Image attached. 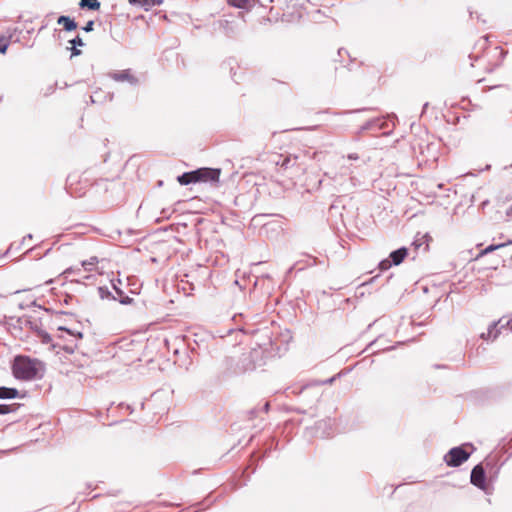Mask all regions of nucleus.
<instances>
[{"instance_id":"17","label":"nucleus","mask_w":512,"mask_h":512,"mask_svg":"<svg viewBox=\"0 0 512 512\" xmlns=\"http://www.w3.org/2000/svg\"><path fill=\"white\" fill-rule=\"evenodd\" d=\"M79 6L81 9L97 11L100 9L101 3L98 0H80Z\"/></svg>"},{"instance_id":"22","label":"nucleus","mask_w":512,"mask_h":512,"mask_svg":"<svg viewBox=\"0 0 512 512\" xmlns=\"http://www.w3.org/2000/svg\"><path fill=\"white\" fill-rule=\"evenodd\" d=\"M20 407V404H0V415H5L11 412H15Z\"/></svg>"},{"instance_id":"34","label":"nucleus","mask_w":512,"mask_h":512,"mask_svg":"<svg viewBox=\"0 0 512 512\" xmlns=\"http://www.w3.org/2000/svg\"><path fill=\"white\" fill-rule=\"evenodd\" d=\"M347 158H348L349 160H358V159H359V156H358V154H356V153H351V154H349V155L347 156Z\"/></svg>"},{"instance_id":"43","label":"nucleus","mask_w":512,"mask_h":512,"mask_svg":"<svg viewBox=\"0 0 512 512\" xmlns=\"http://www.w3.org/2000/svg\"><path fill=\"white\" fill-rule=\"evenodd\" d=\"M56 346H57V345H55V344H52V348H53V349H55V348H56Z\"/></svg>"},{"instance_id":"4","label":"nucleus","mask_w":512,"mask_h":512,"mask_svg":"<svg viewBox=\"0 0 512 512\" xmlns=\"http://www.w3.org/2000/svg\"><path fill=\"white\" fill-rule=\"evenodd\" d=\"M470 457L462 446L451 448L448 453L444 456V461L449 467H458L462 465Z\"/></svg>"},{"instance_id":"10","label":"nucleus","mask_w":512,"mask_h":512,"mask_svg":"<svg viewBox=\"0 0 512 512\" xmlns=\"http://www.w3.org/2000/svg\"><path fill=\"white\" fill-rule=\"evenodd\" d=\"M16 322L20 329H30L35 333L41 326L39 319L29 316L19 317Z\"/></svg>"},{"instance_id":"7","label":"nucleus","mask_w":512,"mask_h":512,"mask_svg":"<svg viewBox=\"0 0 512 512\" xmlns=\"http://www.w3.org/2000/svg\"><path fill=\"white\" fill-rule=\"evenodd\" d=\"M108 77L116 82H127L131 86H137L140 83L138 77L135 76L131 69L110 72Z\"/></svg>"},{"instance_id":"21","label":"nucleus","mask_w":512,"mask_h":512,"mask_svg":"<svg viewBox=\"0 0 512 512\" xmlns=\"http://www.w3.org/2000/svg\"><path fill=\"white\" fill-rule=\"evenodd\" d=\"M35 334L43 344H50L52 342L50 334L47 333L45 330L41 329V327L37 330Z\"/></svg>"},{"instance_id":"41","label":"nucleus","mask_w":512,"mask_h":512,"mask_svg":"<svg viewBox=\"0 0 512 512\" xmlns=\"http://www.w3.org/2000/svg\"><path fill=\"white\" fill-rule=\"evenodd\" d=\"M333 381H334V378H330V379H328L326 382H327V383H332Z\"/></svg>"},{"instance_id":"37","label":"nucleus","mask_w":512,"mask_h":512,"mask_svg":"<svg viewBox=\"0 0 512 512\" xmlns=\"http://www.w3.org/2000/svg\"><path fill=\"white\" fill-rule=\"evenodd\" d=\"M503 244H505V247L508 246V245H512V239L504 242Z\"/></svg>"},{"instance_id":"30","label":"nucleus","mask_w":512,"mask_h":512,"mask_svg":"<svg viewBox=\"0 0 512 512\" xmlns=\"http://www.w3.org/2000/svg\"><path fill=\"white\" fill-rule=\"evenodd\" d=\"M374 131V122L371 120H368L364 125L361 126L360 132L364 131Z\"/></svg>"},{"instance_id":"32","label":"nucleus","mask_w":512,"mask_h":512,"mask_svg":"<svg viewBox=\"0 0 512 512\" xmlns=\"http://www.w3.org/2000/svg\"><path fill=\"white\" fill-rule=\"evenodd\" d=\"M82 29L85 31V32H91L94 30V21L93 20H90L88 21L85 26L82 27Z\"/></svg>"},{"instance_id":"2","label":"nucleus","mask_w":512,"mask_h":512,"mask_svg":"<svg viewBox=\"0 0 512 512\" xmlns=\"http://www.w3.org/2000/svg\"><path fill=\"white\" fill-rule=\"evenodd\" d=\"M344 170L340 174H336L332 177L335 186L341 193H349L359 185V180L352 176V171L348 167H342Z\"/></svg>"},{"instance_id":"19","label":"nucleus","mask_w":512,"mask_h":512,"mask_svg":"<svg viewBox=\"0 0 512 512\" xmlns=\"http://www.w3.org/2000/svg\"><path fill=\"white\" fill-rule=\"evenodd\" d=\"M372 121L374 122V131L389 129L388 121L383 117L374 118Z\"/></svg>"},{"instance_id":"27","label":"nucleus","mask_w":512,"mask_h":512,"mask_svg":"<svg viewBox=\"0 0 512 512\" xmlns=\"http://www.w3.org/2000/svg\"><path fill=\"white\" fill-rule=\"evenodd\" d=\"M9 46V38L0 36V53L4 54Z\"/></svg>"},{"instance_id":"6","label":"nucleus","mask_w":512,"mask_h":512,"mask_svg":"<svg viewBox=\"0 0 512 512\" xmlns=\"http://www.w3.org/2000/svg\"><path fill=\"white\" fill-rule=\"evenodd\" d=\"M59 331L65 332L71 339H66L65 336H60L64 341H66L62 345V349L66 351L69 354H72L78 347L76 341L82 339L83 334L79 331L75 332L71 329H68L66 327H59Z\"/></svg>"},{"instance_id":"26","label":"nucleus","mask_w":512,"mask_h":512,"mask_svg":"<svg viewBox=\"0 0 512 512\" xmlns=\"http://www.w3.org/2000/svg\"><path fill=\"white\" fill-rule=\"evenodd\" d=\"M111 284H112V287H113V289H114V291H115V293L117 294L118 297L120 295L124 294V291L121 288H119V286H118V285L121 284V280L120 279H112L111 280Z\"/></svg>"},{"instance_id":"25","label":"nucleus","mask_w":512,"mask_h":512,"mask_svg":"<svg viewBox=\"0 0 512 512\" xmlns=\"http://www.w3.org/2000/svg\"><path fill=\"white\" fill-rule=\"evenodd\" d=\"M296 162V159H291L290 157H285L281 162H277L278 165H280L283 169H288L292 165H294Z\"/></svg>"},{"instance_id":"36","label":"nucleus","mask_w":512,"mask_h":512,"mask_svg":"<svg viewBox=\"0 0 512 512\" xmlns=\"http://www.w3.org/2000/svg\"><path fill=\"white\" fill-rule=\"evenodd\" d=\"M269 407H270L269 403H268V402H266V403L263 405V410H264L265 412H267V411L269 410Z\"/></svg>"},{"instance_id":"14","label":"nucleus","mask_w":512,"mask_h":512,"mask_svg":"<svg viewBox=\"0 0 512 512\" xmlns=\"http://www.w3.org/2000/svg\"><path fill=\"white\" fill-rule=\"evenodd\" d=\"M197 171L185 172L177 177V181L181 185H189L191 183H197Z\"/></svg>"},{"instance_id":"16","label":"nucleus","mask_w":512,"mask_h":512,"mask_svg":"<svg viewBox=\"0 0 512 512\" xmlns=\"http://www.w3.org/2000/svg\"><path fill=\"white\" fill-rule=\"evenodd\" d=\"M499 322H492L489 327L488 331L486 333H482L480 337L484 340H488L492 338L493 340L497 338L499 330H497V325Z\"/></svg>"},{"instance_id":"38","label":"nucleus","mask_w":512,"mask_h":512,"mask_svg":"<svg viewBox=\"0 0 512 512\" xmlns=\"http://www.w3.org/2000/svg\"><path fill=\"white\" fill-rule=\"evenodd\" d=\"M27 238H28V239H32V235H31V234H28L26 237H24V238H23V242H25Z\"/></svg>"},{"instance_id":"24","label":"nucleus","mask_w":512,"mask_h":512,"mask_svg":"<svg viewBox=\"0 0 512 512\" xmlns=\"http://www.w3.org/2000/svg\"><path fill=\"white\" fill-rule=\"evenodd\" d=\"M505 247V244L503 243H500V244H491L489 245L488 247H486L484 250L481 251L480 253V256H483V255H486V254H489L495 250H498L500 248H503Z\"/></svg>"},{"instance_id":"15","label":"nucleus","mask_w":512,"mask_h":512,"mask_svg":"<svg viewBox=\"0 0 512 512\" xmlns=\"http://www.w3.org/2000/svg\"><path fill=\"white\" fill-rule=\"evenodd\" d=\"M18 390L16 388L0 387V399H13L18 397Z\"/></svg>"},{"instance_id":"28","label":"nucleus","mask_w":512,"mask_h":512,"mask_svg":"<svg viewBox=\"0 0 512 512\" xmlns=\"http://www.w3.org/2000/svg\"><path fill=\"white\" fill-rule=\"evenodd\" d=\"M116 298H117L116 300H118L119 303H121L122 305H130L133 303V298L125 295V293Z\"/></svg>"},{"instance_id":"23","label":"nucleus","mask_w":512,"mask_h":512,"mask_svg":"<svg viewBox=\"0 0 512 512\" xmlns=\"http://www.w3.org/2000/svg\"><path fill=\"white\" fill-rule=\"evenodd\" d=\"M98 263V258L96 256L90 257L88 260L82 262V267L86 271H92L93 267Z\"/></svg>"},{"instance_id":"5","label":"nucleus","mask_w":512,"mask_h":512,"mask_svg":"<svg viewBox=\"0 0 512 512\" xmlns=\"http://www.w3.org/2000/svg\"><path fill=\"white\" fill-rule=\"evenodd\" d=\"M407 255H408V249L406 247H401L399 249H396L389 254L388 259H384V260L380 261L379 269L381 271H385V270H388L393 265L397 266L404 261V259L407 257Z\"/></svg>"},{"instance_id":"11","label":"nucleus","mask_w":512,"mask_h":512,"mask_svg":"<svg viewBox=\"0 0 512 512\" xmlns=\"http://www.w3.org/2000/svg\"><path fill=\"white\" fill-rule=\"evenodd\" d=\"M333 423L331 419H324L316 422V434L322 438L328 437L331 434Z\"/></svg>"},{"instance_id":"40","label":"nucleus","mask_w":512,"mask_h":512,"mask_svg":"<svg viewBox=\"0 0 512 512\" xmlns=\"http://www.w3.org/2000/svg\"><path fill=\"white\" fill-rule=\"evenodd\" d=\"M429 238H430V237H429V235H428V234H425V235H423V236H422V239H425V241H427Z\"/></svg>"},{"instance_id":"35","label":"nucleus","mask_w":512,"mask_h":512,"mask_svg":"<svg viewBox=\"0 0 512 512\" xmlns=\"http://www.w3.org/2000/svg\"><path fill=\"white\" fill-rule=\"evenodd\" d=\"M413 245H415L416 248H419L422 245V242L416 238L413 242Z\"/></svg>"},{"instance_id":"20","label":"nucleus","mask_w":512,"mask_h":512,"mask_svg":"<svg viewBox=\"0 0 512 512\" xmlns=\"http://www.w3.org/2000/svg\"><path fill=\"white\" fill-rule=\"evenodd\" d=\"M98 295L101 299L116 300L117 298L112 294L106 286L98 287Z\"/></svg>"},{"instance_id":"12","label":"nucleus","mask_w":512,"mask_h":512,"mask_svg":"<svg viewBox=\"0 0 512 512\" xmlns=\"http://www.w3.org/2000/svg\"><path fill=\"white\" fill-rule=\"evenodd\" d=\"M57 23L63 26V29L67 32H71L77 28L75 20L69 16L61 15L57 19Z\"/></svg>"},{"instance_id":"8","label":"nucleus","mask_w":512,"mask_h":512,"mask_svg":"<svg viewBox=\"0 0 512 512\" xmlns=\"http://www.w3.org/2000/svg\"><path fill=\"white\" fill-rule=\"evenodd\" d=\"M470 480L471 483L479 489L483 491L487 490L486 472L482 464L474 466L471 471Z\"/></svg>"},{"instance_id":"1","label":"nucleus","mask_w":512,"mask_h":512,"mask_svg":"<svg viewBox=\"0 0 512 512\" xmlns=\"http://www.w3.org/2000/svg\"><path fill=\"white\" fill-rule=\"evenodd\" d=\"M43 370V363L25 355H17L12 364V372L15 378L20 380L36 379Z\"/></svg>"},{"instance_id":"39","label":"nucleus","mask_w":512,"mask_h":512,"mask_svg":"<svg viewBox=\"0 0 512 512\" xmlns=\"http://www.w3.org/2000/svg\"><path fill=\"white\" fill-rule=\"evenodd\" d=\"M72 272V268H68L64 271V274H70Z\"/></svg>"},{"instance_id":"31","label":"nucleus","mask_w":512,"mask_h":512,"mask_svg":"<svg viewBox=\"0 0 512 512\" xmlns=\"http://www.w3.org/2000/svg\"><path fill=\"white\" fill-rule=\"evenodd\" d=\"M69 43L74 47L84 46V42L80 36H76L75 38L71 39Z\"/></svg>"},{"instance_id":"13","label":"nucleus","mask_w":512,"mask_h":512,"mask_svg":"<svg viewBox=\"0 0 512 512\" xmlns=\"http://www.w3.org/2000/svg\"><path fill=\"white\" fill-rule=\"evenodd\" d=\"M131 5H139L145 10H149L151 7L159 6L163 3V0H128Z\"/></svg>"},{"instance_id":"44","label":"nucleus","mask_w":512,"mask_h":512,"mask_svg":"<svg viewBox=\"0 0 512 512\" xmlns=\"http://www.w3.org/2000/svg\"><path fill=\"white\" fill-rule=\"evenodd\" d=\"M511 330H512V323H511Z\"/></svg>"},{"instance_id":"9","label":"nucleus","mask_w":512,"mask_h":512,"mask_svg":"<svg viewBox=\"0 0 512 512\" xmlns=\"http://www.w3.org/2000/svg\"><path fill=\"white\" fill-rule=\"evenodd\" d=\"M197 171V182H217L219 181L221 170L218 168H198Z\"/></svg>"},{"instance_id":"3","label":"nucleus","mask_w":512,"mask_h":512,"mask_svg":"<svg viewBox=\"0 0 512 512\" xmlns=\"http://www.w3.org/2000/svg\"><path fill=\"white\" fill-rule=\"evenodd\" d=\"M242 372H244V370L238 367L234 358L225 357L218 367L217 380L219 382H224Z\"/></svg>"},{"instance_id":"29","label":"nucleus","mask_w":512,"mask_h":512,"mask_svg":"<svg viewBox=\"0 0 512 512\" xmlns=\"http://www.w3.org/2000/svg\"><path fill=\"white\" fill-rule=\"evenodd\" d=\"M220 26L224 29V32L227 36H231L234 33L233 29L229 25V21H221Z\"/></svg>"},{"instance_id":"33","label":"nucleus","mask_w":512,"mask_h":512,"mask_svg":"<svg viewBox=\"0 0 512 512\" xmlns=\"http://www.w3.org/2000/svg\"><path fill=\"white\" fill-rule=\"evenodd\" d=\"M81 50H79L77 47H72L71 48V57H74V56H79L81 54Z\"/></svg>"},{"instance_id":"18","label":"nucleus","mask_w":512,"mask_h":512,"mask_svg":"<svg viewBox=\"0 0 512 512\" xmlns=\"http://www.w3.org/2000/svg\"><path fill=\"white\" fill-rule=\"evenodd\" d=\"M254 1L255 0H228V3L236 8L250 9Z\"/></svg>"},{"instance_id":"42","label":"nucleus","mask_w":512,"mask_h":512,"mask_svg":"<svg viewBox=\"0 0 512 512\" xmlns=\"http://www.w3.org/2000/svg\"><path fill=\"white\" fill-rule=\"evenodd\" d=\"M343 51H344V49H339L338 54L341 56Z\"/></svg>"}]
</instances>
